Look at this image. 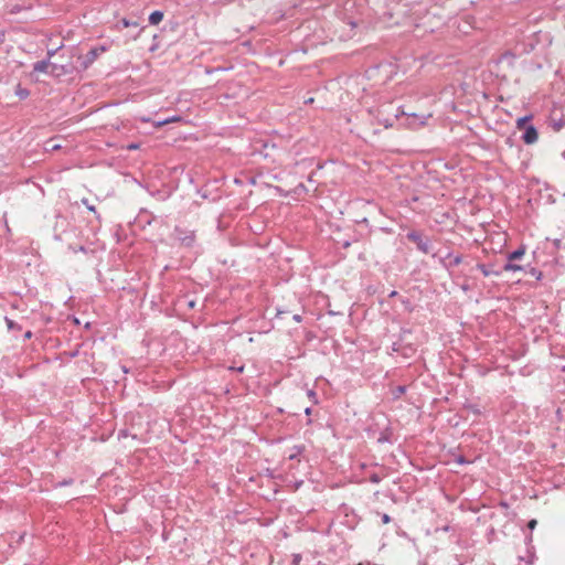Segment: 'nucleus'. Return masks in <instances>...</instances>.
<instances>
[{
  "label": "nucleus",
  "instance_id": "nucleus-16",
  "mask_svg": "<svg viewBox=\"0 0 565 565\" xmlns=\"http://www.w3.org/2000/svg\"><path fill=\"white\" fill-rule=\"evenodd\" d=\"M411 117L413 118V122H409L411 126H423L425 124V120L419 118L416 114H411Z\"/></svg>",
  "mask_w": 565,
  "mask_h": 565
},
{
  "label": "nucleus",
  "instance_id": "nucleus-38",
  "mask_svg": "<svg viewBox=\"0 0 565 565\" xmlns=\"http://www.w3.org/2000/svg\"><path fill=\"white\" fill-rule=\"evenodd\" d=\"M555 127H556V129L558 130V129L562 127V124H561V122H557V124L555 125Z\"/></svg>",
  "mask_w": 565,
  "mask_h": 565
},
{
  "label": "nucleus",
  "instance_id": "nucleus-39",
  "mask_svg": "<svg viewBox=\"0 0 565 565\" xmlns=\"http://www.w3.org/2000/svg\"><path fill=\"white\" fill-rule=\"evenodd\" d=\"M391 126H392V122H386V124H385V128H388V127H391Z\"/></svg>",
  "mask_w": 565,
  "mask_h": 565
},
{
  "label": "nucleus",
  "instance_id": "nucleus-1",
  "mask_svg": "<svg viewBox=\"0 0 565 565\" xmlns=\"http://www.w3.org/2000/svg\"><path fill=\"white\" fill-rule=\"evenodd\" d=\"M173 238L180 243L181 246L191 248L195 243V233L194 231L183 228L181 226H175L173 230Z\"/></svg>",
  "mask_w": 565,
  "mask_h": 565
},
{
  "label": "nucleus",
  "instance_id": "nucleus-42",
  "mask_svg": "<svg viewBox=\"0 0 565 565\" xmlns=\"http://www.w3.org/2000/svg\"><path fill=\"white\" fill-rule=\"evenodd\" d=\"M244 370V366L237 367L238 372H242Z\"/></svg>",
  "mask_w": 565,
  "mask_h": 565
},
{
  "label": "nucleus",
  "instance_id": "nucleus-6",
  "mask_svg": "<svg viewBox=\"0 0 565 565\" xmlns=\"http://www.w3.org/2000/svg\"><path fill=\"white\" fill-rule=\"evenodd\" d=\"M51 62L49 60L38 61L33 64V71L38 73H50Z\"/></svg>",
  "mask_w": 565,
  "mask_h": 565
},
{
  "label": "nucleus",
  "instance_id": "nucleus-10",
  "mask_svg": "<svg viewBox=\"0 0 565 565\" xmlns=\"http://www.w3.org/2000/svg\"><path fill=\"white\" fill-rule=\"evenodd\" d=\"M163 19V12L156 10L149 15V23L152 25L159 24Z\"/></svg>",
  "mask_w": 565,
  "mask_h": 565
},
{
  "label": "nucleus",
  "instance_id": "nucleus-31",
  "mask_svg": "<svg viewBox=\"0 0 565 565\" xmlns=\"http://www.w3.org/2000/svg\"><path fill=\"white\" fill-rule=\"evenodd\" d=\"M292 319H294V321H296V322H301V320H302V318H301V316H300V315H294Z\"/></svg>",
  "mask_w": 565,
  "mask_h": 565
},
{
  "label": "nucleus",
  "instance_id": "nucleus-40",
  "mask_svg": "<svg viewBox=\"0 0 565 565\" xmlns=\"http://www.w3.org/2000/svg\"><path fill=\"white\" fill-rule=\"evenodd\" d=\"M58 148H60V146H58V145H54V146L52 147V149H53V150L58 149Z\"/></svg>",
  "mask_w": 565,
  "mask_h": 565
},
{
  "label": "nucleus",
  "instance_id": "nucleus-12",
  "mask_svg": "<svg viewBox=\"0 0 565 565\" xmlns=\"http://www.w3.org/2000/svg\"><path fill=\"white\" fill-rule=\"evenodd\" d=\"M15 95L20 98V99H25L29 97L30 95V90L28 88H24L22 87L20 84L17 85L15 87Z\"/></svg>",
  "mask_w": 565,
  "mask_h": 565
},
{
  "label": "nucleus",
  "instance_id": "nucleus-29",
  "mask_svg": "<svg viewBox=\"0 0 565 565\" xmlns=\"http://www.w3.org/2000/svg\"><path fill=\"white\" fill-rule=\"evenodd\" d=\"M32 335H33L32 331H30V330H29V331H26V332L24 333V335H23V337H24V340H29V339H31V338H32Z\"/></svg>",
  "mask_w": 565,
  "mask_h": 565
},
{
  "label": "nucleus",
  "instance_id": "nucleus-22",
  "mask_svg": "<svg viewBox=\"0 0 565 565\" xmlns=\"http://www.w3.org/2000/svg\"><path fill=\"white\" fill-rule=\"evenodd\" d=\"M301 558V554H292V565H300Z\"/></svg>",
  "mask_w": 565,
  "mask_h": 565
},
{
  "label": "nucleus",
  "instance_id": "nucleus-34",
  "mask_svg": "<svg viewBox=\"0 0 565 565\" xmlns=\"http://www.w3.org/2000/svg\"><path fill=\"white\" fill-rule=\"evenodd\" d=\"M311 412H312L311 407H307V408L305 409V414H306L307 416L311 415Z\"/></svg>",
  "mask_w": 565,
  "mask_h": 565
},
{
  "label": "nucleus",
  "instance_id": "nucleus-36",
  "mask_svg": "<svg viewBox=\"0 0 565 565\" xmlns=\"http://www.w3.org/2000/svg\"><path fill=\"white\" fill-rule=\"evenodd\" d=\"M457 461H458L459 463H466V462H467L462 457H459Z\"/></svg>",
  "mask_w": 565,
  "mask_h": 565
},
{
  "label": "nucleus",
  "instance_id": "nucleus-4",
  "mask_svg": "<svg viewBox=\"0 0 565 565\" xmlns=\"http://www.w3.org/2000/svg\"><path fill=\"white\" fill-rule=\"evenodd\" d=\"M539 134L536 128L533 125H529L525 127L524 132L522 135V140L526 145H533L537 141Z\"/></svg>",
  "mask_w": 565,
  "mask_h": 565
},
{
  "label": "nucleus",
  "instance_id": "nucleus-14",
  "mask_svg": "<svg viewBox=\"0 0 565 565\" xmlns=\"http://www.w3.org/2000/svg\"><path fill=\"white\" fill-rule=\"evenodd\" d=\"M531 119V116H524V117H520L518 120H516V127L519 129H525L527 125V122L530 121Z\"/></svg>",
  "mask_w": 565,
  "mask_h": 565
},
{
  "label": "nucleus",
  "instance_id": "nucleus-17",
  "mask_svg": "<svg viewBox=\"0 0 565 565\" xmlns=\"http://www.w3.org/2000/svg\"><path fill=\"white\" fill-rule=\"evenodd\" d=\"M178 120H180V117L173 116V117H171V118H167V119H164V120L158 121V122H157V126H158V127H161V126H163V125H167V124H170V122H174V121H178Z\"/></svg>",
  "mask_w": 565,
  "mask_h": 565
},
{
  "label": "nucleus",
  "instance_id": "nucleus-2",
  "mask_svg": "<svg viewBox=\"0 0 565 565\" xmlns=\"http://www.w3.org/2000/svg\"><path fill=\"white\" fill-rule=\"evenodd\" d=\"M107 50L108 47L106 45H98L92 47L85 55L78 56L82 68L87 70L98 58V56Z\"/></svg>",
  "mask_w": 565,
  "mask_h": 565
},
{
  "label": "nucleus",
  "instance_id": "nucleus-28",
  "mask_svg": "<svg viewBox=\"0 0 565 565\" xmlns=\"http://www.w3.org/2000/svg\"><path fill=\"white\" fill-rule=\"evenodd\" d=\"M138 148H139V145H138V143H130V145H128V147H127V149H128V150H136V149H138Z\"/></svg>",
  "mask_w": 565,
  "mask_h": 565
},
{
  "label": "nucleus",
  "instance_id": "nucleus-23",
  "mask_svg": "<svg viewBox=\"0 0 565 565\" xmlns=\"http://www.w3.org/2000/svg\"><path fill=\"white\" fill-rule=\"evenodd\" d=\"M530 274L534 276L536 279H541L542 273L537 270L536 268H531Z\"/></svg>",
  "mask_w": 565,
  "mask_h": 565
},
{
  "label": "nucleus",
  "instance_id": "nucleus-30",
  "mask_svg": "<svg viewBox=\"0 0 565 565\" xmlns=\"http://www.w3.org/2000/svg\"><path fill=\"white\" fill-rule=\"evenodd\" d=\"M72 482H73V480H72V479H70V480H63V481H62V482H60L58 484H60V486H70Z\"/></svg>",
  "mask_w": 565,
  "mask_h": 565
},
{
  "label": "nucleus",
  "instance_id": "nucleus-21",
  "mask_svg": "<svg viewBox=\"0 0 565 565\" xmlns=\"http://www.w3.org/2000/svg\"><path fill=\"white\" fill-rule=\"evenodd\" d=\"M308 397L315 403V404H318V397H317V393L313 391V390H309L308 391Z\"/></svg>",
  "mask_w": 565,
  "mask_h": 565
},
{
  "label": "nucleus",
  "instance_id": "nucleus-8",
  "mask_svg": "<svg viewBox=\"0 0 565 565\" xmlns=\"http://www.w3.org/2000/svg\"><path fill=\"white\" fill-rule=\"evenodd\" d=\"M525 254V246H520L518 249L509 253L507 255V260H510V262H515V260H519L521 259Z\"/></svg>",
  "mask_w": 565,
  "mask_h": 565
},
{
  "label": "nucleus",
  "instance_id": "nucleus-35",
  "mask_svg": "<svg viewBox=\"0 0 565 565\" xmlns=\"http://www.w3.org/2000/svg\"><path fill=\"white\" fill-rule=\"evenodd\" d=\"M554 245L558 248L561 246V241L559 239H555L554 241Z\"/></svg>",
  "mask_w": 565,
  "mask_h": 565
},
{
  "label": "nucleus",
  "instance_id": "nucleus-27",
  "mask_svg": "<svg viewBox=\"0 0 565 565\" xmlns=\"http://www.w3.org/2000/svg\"><path fill=\"white\" fill-rule=\"evenodd\" d=\"M381 518H382V522L384 524H387V523L391 522V516L388 514H386V513H383Z\"/></svg>",
  "mask_w": 565,
  "mask_h": 565
},
{
  "label": "nucleus",
  "instance_id": "nucleus-15",
  "mask_svg": "<svg viewBox=\"0 0 565 565\" xmlns=\"http://www.w3.org/2000/svg\"><path fill=\"white\" fill-rule=\"evenodd\" d=\"M6 323H7V327L9 330H17V331L21 330V326L19 323L14 322L13 320H11L7 317H6Z\"/></svg>",
  "mask_w": 565,
  "mask_h": 565
},
{
  "label": "nucleus",
  "instance_id": "nucleus-9",
  "mask_svg": "<svg viewBox=\"0 0 565 565\" xmlns=\"http://www.w3.org/2000/svg\"><path fill=\"white\" fill-rule=\"evenodd\" d=\"M524 268L521 265L515 264L514 262L507 260V263L501 267L503 271H521Z\"/></svg>",
  "mask_w": 565,
  "mask_h": 565
},
{
  "label": "nucleus",
  "instance_id": "nucleus-11",
  "mask_svg": "<svg viewBox=\"0 0 565 565\" xmlns=\"http://www.w3.org/2000/svg\"><path fill=\"white\" fill-rule=\"evenodd\" d=\"M305 450V446L302 445H296L294 446L291 449H290V454L288 456V458L290 460H294L296 458H298V456H300L302 454V451Z\"/></svg>",
  "mask_w": 565,
  "mask_h": 565
},
{
  "label": "nucleus",
  "instance_id": "nucleus-7",
  "mask_svg": "<svg viewBox=\"0 0 565 565\" xmlns=\"http://www.w3.org/2000/svg\"><path fill=\"white\" fill-rule=\"evenodd\" d=\"M447 257L450 258V262L448 264H446L444 259L440 260L444 267L446 268L456 267L462 262L461 255H452L451 253H449Z\"/></svg>",
  "mask_w": 565,
  "mask_h": 565
},
{
  "label": "nucleus",
  "instance_id": "nucleus-20",
  "mask_svg": "<svg viewBox=\"0 0 565 565\" xmlns=\"http://www.w3.org/2000/svg\"><path fill=\"white\" fill-rule=\"evenodd\" d=\"M406 392V386H403V385H399L396 387V390L394 391V395L395 397H399L402 394H404Z\"/></svg>",
  "mask_w": 565,
  "mask_h": 565
},
{
  "label": "nucleus",
  "instance_id": "nucleus-25",
  "mask_svg": "<svg viewBox=\"0 0 565 565\" xmlns=\"http://www.w3.org/2000/svg\"><path fill=\"white\" fill-rule=\"evenodd\" d=\"M82 202H83V204H84V205H86V207H87L89 211L95 212V206H94V205H90V204L88 203V200H87V199H83V200H82Z\"/></svg>",
  "mask_w": 565,
  "mask_h": 565
},
{
  "label": "nucleus",
  "instance_id": "nucleus-19",
  "mask_svg": "<svg viewBox=\"0 0 565 565\" xmlns=\"http://www.w3.org/2000/svg\"><path fill=\"white\" fill-rule=\"evenodd\" d=\"M120 23H121V24H122V26H125V28H128V26H137V25H138V23H137L136 21H129V20H127V19H122V20L120 21Z\"/></svg>",
  "mask_w": 565,
  "mask_h": 565
},
{
  "label": "nucleus",
  "instance_id": "nucleus-24",
  "mask_svg": "<svg viewBox=\"0 0 565 565\" xmlns=\"http://www.w3.org/2000/svg\"><path fill=\"white\" fill-rule=\"evenodd\" d=\"M70 248L74 252V253H77V252H82V253H86L87 252V248L85 246H78V247H73V246H70Z\"/></svg>",
  "mask_w": 565,
  "mask_h": 565
},
{
  "label": "nucleus",
  "instance_id": "nucleus-18",
  "mask_svg": "<svg viewBox=\"0 0 565 565\" xmlns=\"http://www.w3.org/2000/svg\"><path fill=\"white\" fill-rule=\"evenodd\" d=\"M369 480L372 482V483H380L382 481V477L379 476L377 473H372L369 478Z\"/></svg>",
  "mask_w": 565,
  "mask_h": 565
},
{
  "label": "nucleus",
  "instance_id": "nucleus-3",
  "mask_svg": "<svg viewBox=\"0 0 565 565\" xmlns=\"http://www.w3.org/2000/svg\"><path fill=\"white\" fill-rule=\"evenodd\" d=\"M407 239L415 243L418 250L424 254H428L430 252V239L425 237L418 231H411L406 235Z\"/></svg>",
  "mask_w": 565,
  "mask_h": 565
},
{
  "label": "nucleus",
  "instance_id": "nucleus-37",
  "mask_svg": "<svg viewBox=\"0 0 565 565\" xmlns=\"http://www.w3.org/2000/svg\"><path fill=\"white\" fill-rule=\"evenodd\" d=\"M508 56L513 57V55H512L511 53H509V52H508V53H505V54H503V55H502V58L508 57Z\"/></svg>",
  "mask_w": 565,
  "mask_h": 565
},
{
  "label": "nucleus",
  "instance_id": "nucleus-41",
  "mask_svg": "<svg viewBox=\"0 0 565 565\" xmlns=\"http://www.w3.org/2000/svg\"><path fill=\"white\" fill-rule=\"evenodd\" d=\"M395 295H396V291H392L390 296L395 297Z\"/></svg>",
  "mask_w": 565,
  "mask_h": 565
},
{
  "label": "nucleus",
  "instance_id": "nucleus-5",
  "mask_svg": "<svg viewBox=\"0 0 565 565\" xmlns=\"http://www.w3.org/2000/svg\"><path fill=\"white\" fill-rule=\"evenodd\" d=\"M477 268L482 273L484 277L489 276H500L502 274L501 268H495L492 264H478Z\"/></svg>",
  "mask_w": 565,
  "mask_h": 565
},
{
  "label": "nucleus",
  "instance_id": "nucleus-33",
  "mask_svg": "<svg viewBox=\"0 0 565 565\" xmlns=\"http://www.w3.org/2000/svg\"><path fill=\"white\" fill-rule=\"evenodd\" d=\"M54 54H55V51H54V50H50V51L47 52V55H49V58H47V60L50 61V58H51Z\"/></svg>",
  "mask_w": 565,
  "mask_h": 565
},
{
  "label": "nucleus",
  "instance_id": "nucleus-32",
  "mask_svg": "<svg viewBox=\"0 0 565 565\" xmlns=\"http://www.w3.org/2000/svg\"><path fill=\"white\" fill-rule=\"evenodd\" d=\"M194 306H195V301H194V300H189V301H188V307H189V308H191V309H192V308H194Z\"/></svg>",
  "mask_w": 565,
  "mask_h": 565
},
{
  "label": "nucleus",
  "instance_id": "nucleus-13",
  "mask_svg": "<svg viewBox=\"0 0 565 565\" xmlns=\"http://www.w3.org/2000/svg\"><path fill=\"white\" fill-rule=\"evenodd\" d=\"M62 73H66V70H65L64 66H60V65L51 63V66H50V74L51 75H60Z\"/></svg>",
  "mask_w": 565,
  "mask_h": 565
},
{
  "label": "nucleus",
  "instance_id": "nucleus-26",
  "mask_svg": "<svg viewBox=\"0 0 565 565\" xmlns=\"http://www.w3.org/2000/svg\"><path fill=\"white\" fill-rule=\"evenodd\" d=\"M536 524H537V521H536L535 519H532V520H530V521H529V523H527V527H529L530 530H534V529H535V526H536Z\"/></svg>",
  "mask_w": 565,
  "mask_h": 565
}]
</instances>
